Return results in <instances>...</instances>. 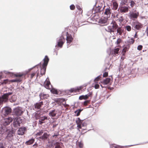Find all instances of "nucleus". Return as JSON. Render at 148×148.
<instances>
[{
  "mask_svg": "<svg viewBox=\"0 0 148 148\" xmlns=\"http://www.w3.org/2000/svg\"><path fill=\"white\" fill-rule=\"evenodd\" d=\"M79 99L80 100H82L83 99H84V95L80 96L79 97Z\"/></svg>",
  "mask_w": 148,
  "mask_h": 148,
  "instance_id": "obj_56",
  "label": "nucleus"
},
{
  "mask_svg": "<svg viewBox=\"0 0 148 148\" xmlns=\"http://www.w3.org/2000/svg\"><path fill=\"white\" fill-rule=\"evenodd\" d=\"M101 77L99 76L98 77H97V78H96L95 80V81H99Z\"/></svg>",
  "mask_w": 148,
  "mask_h": 148,
  "instance_id": "obj_55",
  "label": "nucleus"
},
{
  "mask_svg": "<svg viewBox=\"0 0 148 148\" xmlns=\"http://www.w3.org/2000/svg\"><path fill=\"white\" fill-rule=\"evenodd\" d=\"M90 100L85 101L84 102V105L85 106H86L88 104L90 103Z\"/></svg>",
  "mask_w": 148,
  "mask_h": 148,
  "instance_id": "obj_38",
  "label": "nucleus"
},
{
  "mask_svg": "<svg viewBox=\"0 0 148 148\" xmlns=\"http://www.w3.org/2000/svg\"><path fill=\"white\" fill-rule=\"evenodd\" d=\"M22 119L20 117L16 118L14 119L13 125L14 127H17L20 126V124L22 123Z\"/></svg>",
  "mask_w": 148,
  "mask_h": 148,
  "instance_id": "obj_5",
  "label": "nucleus"
},
{
  "mask_svg": "<svg viewBox=\"0 0 148 148\" xmlns=\"http://www.w3.org/2000/svg\"><path fill=\"white\" fill-rule=\"evenodd\" d=\"M84 99H85V100L87 99L88 98V96H87V95H84Z\"/></svg>",
  "mask_w": 148,
  "mask_h": 148,
  "instance_id": "obj_60",
  "label": "nucleus"
},
{
  "mask_svg": "<svg viewBox=\"0 0 148 148\" xmlns=\"http://www.w3.org/2000/svg\"><path fill=\"white\" fill-rule=\"evenodd\" d=\"M49 136V135L47 133H45L42 136H40L39 138V139L44 140H47Z\"/></svg>",
  "mask_w": 148,
  "mask_h": 148,
  "instance_id": "obj_18",
  "label": "nucleus"
},
{
  "mask_svg": "<svg viewBox=\"0 0 148 148\" xmlns=\"http://www.w3.org/2000/svg\"><path fill=\"white\" fill-rule=\"evenodd\" d=\"M126 29L128 31H130L131 30V28L130 26L128 25L125 27Z\"/></svg>",
  "mask_w": 148,
  "mask_h": 148,
  "instance_id": "obj_43",
  "label": "nucleus"
},
{
  "mask_svg": "<svg viewBox=\"0 0 148 148\" xmlns=\"http://www.w3.org/2000/svg\"><path fill=\"white\" fill-rule=\"evenodd\" d=\"M36 74V73L35 72L32 73L29 75H30V78L31 79H32L33 77L35 76Z\"/></svg>",
  "mask_w": 148,
  "mask_h": 148,
  "instance_id": "obj_45",
  "label": "nucleus"
},
{
  "mask_svg": "<svg viewBox=\"0 0 148 148\" xmlns=\"http://www.w3.org/2000/svg\"><path fill=\"white\" fill-rule=\"evenodd\" d=\"M73 38L71 36V35L69 34L68 32H66V40L67 43L70 44L73 41Z\"/></svg>",
  "mask_w": 148,
  "mask_h": 148,
  "instance_id": "obj_15",
  "label": "nucleus"
},
{
  "mask_svg": "<svg viewBox=\"0 0 148 148\" xmlns=\"http://www.w3.org/2000/svg\"><path fill=\"white\" fill-rule=\"evenodd\" d=\"M4 112V115L6 116L10 114L12 111V109L9 107H5L3 109Z\"/></svg>",
  "mask_w": 148,
  "mask_h": 148,
  "instance_id": "obj_13",
  "label": "nucleus"
},
{
  "mask_svg": "<svg viewBox=\"0 0 148 148\" xmlns=\"http://www.w3.org/2000/svg\"><path fill=\"white\" fill-rule=\"evenodd\" d=\"M107 18H101L99 21V23L101 24H103L106 23L107 19Z\"/></svg>",
  "mask_w": 148,
  "mask_h": 148,
  "instance_id": "obj_22",
  "label": "nucleus"
},
{
  "mask_svg": "<svg viewBox=\"0 0 148 148\" xmlns=\"http://www.w3.org/2000/svg\"><path fill=\"white\" fill-rule=\"evenodd\" d=\"M49 59L48 56H45L44 59L43 60L44 62L41 67L40 70V74L42 76L45 73L46 67L49 62Z\"/></svg>",
  "mask_w": 148,
  "mask_h": 148,
  "instance_id": "obj_2",
  "label": "nucleus"
},
{
  "mask_svg": "<svg viewBox=\"0 0 148 148\" xmlns=\"http://www.w3.org/2000/svg\"><path fill=\"white\" fill-rule=\"evenodd\" d=\"M47 117L46 116H41L40 119L41 120V121H43L45 120H47Z\"/></svg>",
  "mask_w": 148,
  "mask_h": 148,
  "instance_id": "obj_41",
  "label": "nucleus"
},
{
  "mask_svg": "<svg viewBox=\"0 0 148 148\" xmlns=\"http://www.w3.org/2000/svg\"><path fill=\"white\" fill-rule=\"evenodd\" d=\"M82 110L80 109L77 110L75 112V113L76 114V116H78L79 115L80 112Z\"/></svg>",
  "mask_w": 148,
  "mask_h": 148,
  "instance_id": "obj_34",
  "label": "nucleus"
},
{
  "mask_svg": "<svg viewBox=\"0 0 148 148\" xmlns=\"http://www.w3.org/2000/svg\"><path fill=\"white\" fill-rule=\"evenodd\" d=\"M112 9L116 10L118 8V4L115 1H113L112 2Z\"/></svg>",
  "mask_w": 148,
  "mask_h": 148,
  "instance_id": "obj_21",
  "label": "nucleus"
},
{
  "mask_svg": "<svg viewBox=\"0 0 148 148\" xmlns=\"http://www.w3.org/2000/svg\"><path fill=\"white\" fill-rule=\"evenodd\" d=\"M50 84V81H49L46 80L44 83V86L47 89H49V85Z\"/></svg>",
  "mask_w": 148,
  "mask_h": 148,
  "instance_id": "obj_25",
  "label": "nucleus"
},
{
  "mask_svg": "<svg viewBox=\"0 0 148 148\" xmlns=\"http://www.w3.org/2000/svg\"><path fill=\"white\" fill-rule=\"evenodd\" d=\"M143 48V46L141 45H140L138 46L137 47V49L139 50H141Z\"/></svg>",
  "mask_w": 148,
  "mask_h": 148,
  "instance_id": "obj_51",
  "label": "nucleus"
},
{
  "mask_svg": "<svg viewBox=\"0 0 148 148\" xmlns=\"http://www.w3.org/2000/svg\"><path fill=\"white\" fill-rule=\"evenodd\" d=\"M111 13V9L110 7L106 9L105 12H104V14L107 15V18L110 16Z\"/></svg>",
  "mask_w": 148,
  "mask_h": 148,
  "instance_id": "obj_19",
  "label": "nucleus"
},
{
  "mask_svg": "<svg viewBox=\"0 0 148 148\" xmlns=\"http://www.w3.org/2000/svg\"><path fill=\"white\" fill-rule=\"evenodd\" d=\"M122 41V40L121 38H119L117 39L116 41V44L117 45H119Z\"/></svg>",
  "mask_w": 148,
  "mask_h": 148,
  "instance_id": "obj_40",
  "label": "nucleus"
},
{
  "mask_svg": "<svg viewBox=\"0 0 148 148\" xmlns=\"http://www.w3.org/2000/svg\"><path fill=\"white\" fill-rule=\"evenodd\" d=\"M77 8L78 10H79L81 11L80 12L81 13L82 12V9L80 8V6L79 5H76Z\"/></svg>",
  "mask_w": 148,
  "mask_h": 148,
  "instance_id": "obj_47",
  "label": "nucleus"
},
{
  "mask_svg": "<svg viewBox=\"0 0 148 148\" xmlns=\"http://www.w3.org/2000/svg\"><path fill=\"white\" fill-rule=\"evenodd\" d=\"M110 78H107L104 79L102 82H101V83L104 85H107L110 83Z\"/></svg>",
  "mask_w": 148,
  "mask_h": 148,
  "instance_id": "obj_24",
  "label": "nucleus"
},
{
  "mask_svg": "<svg viewBox=\"0 0 148 148\" xmlns=\"http://www.w3.org/2000/svg\"><path fill=\"white\" fill-rule=\"evenodd\" d=\"M51 92L53 94H58V91L57 90L53 89L51 90Z\"/></svg>",
  "mask_w": 148,
  "mask_h": 148,
  "instance_id": "obj_46",
  "label": "nucleus"
},
{
  "mask_svg": "<svg viewBox=\"0 0 148 148\" xmlns=\"http://www.w3.org/2000/svg\"><path fill=\"white\" fill-rule=\"evenodd\" d=\"M99 87V85L98 84H96L95 86V89H98Z\"/></svg>",
  "mask_w": 148,
  "mask_h": 148,
  "instance_id": "obj_54",
  "label": "nucleus"
},
{
  "mask_svg": "<svg viewBox=\"0 0 148 148\" xmlns=\"http://www.w3.org/2000/svg\"><path fill=\"white\" fill-rule=\"evenodd\" d=\"M70 8L71 10H73L75 8V6L74 5H71L70 6Z\"/></svg>",
  "mask_w": 148,
  "mask_h": 148,
  "instance_id": "obj_48",
  "label": "nucleus"
},
{
  "mask_svg": "<svg viewBox=\"0 0 148 148\" xmlns=\"http://www.w3.org/2000/svg\"><path fill=\"white\" fill-rule=\"evenodd\" d=\"M116 20H118L119 22L121 23L124 20L122 16L120 17L118 19Z\"/></svg>",
  "mask_w": 148,
  "mask_h": 148,
  "instance_id": "obj_37",
  "label": "nucleus"
},
{
  "mask_svg": "<svg viewBox=\"0 0 148 148\" xmlns=\"http://www.w3.org/2000/svg\"><path fill=\"white\" fill-rule=\"evenodd\" d=\"M43 105V103L42 101L36 103L34 105V109L36 110L40 109Z\"/></svg>",
  "mask_w": 148,
  "mask_h": 148,
  "instance_id": "obj_17",
  "label": "nucleus"
},
{
  "mask_svg": "<svg viewBox=\"0 0 148 148\" xmlns=\"http://www.w3.org/2000/svg\"><path fill=\"white\" fill-rule=\"evenodd\" d=\"M101 8V7H100V6H98V8H97V9H98V10H97V12H100V9Z\"/></svg>",
  "mask_w": 148,
  "mask_h": 148,
  "instance_id": "obj_62",
  "label": "nucleus"
},
{
  "mask_svg": "<svg viewBox=\"0 0 148 148\" xmlns=\"http://www.w3.org/2000/svg\"><path fill=\"white\" fill-rule=\"evenodd\" d=\"M43 133V130H41L39 132H38L36 134V136H40Z\"/></svg>",
  "mask_w": 148,
  "mask_h": 148,
  "instance_id": "obj_42",
  "label": "nucleus"
},
{
  "mask_svg": "<svg viewBox=\"0 0 148 148\" xmlns=\"http://www.w3.org/2000/svg\"><path fill=\"white\" fill-rule=\"evenodd\" d=\"M129 48H128L126 47H125L122 50V52L123 53V55H125V52L128 50Z\"/></svg>",
  "mask_w": 148,
  "mask_h": 148,
  "instance_id": "obj_28",
  "label": "nucleus"
},
{
  "mask_svg": "<svg viewBox=\"0 0 148 148\" xmlns=\"http://www.w3.org/2000/svg\"><path fill=\"white\" fill-rule=\"evenodd\" d=\"M117 33L119 34V35H121L122 34V32L121 30V27H118L117 29Z\"/></svg>",
  "mask_w": 148,
  "mask_h": 148,
  "instance_id": "obj_36",
  "label": "nucleus"
},
{
  "mask_svg": "<svg viewBox=\"0 0 148 148\" xmlns=\"http://www.w3.org/2000/svg\"><path fill=\"white\" fill-rule=\"evenodd\" d=\"M34 141V139L32 138L26 142L25 143L27 145H30L32 144Z\"/></svg>",
  "mask_w": 148,
  "mask_h": 148,
  "instance_id": "obj_27",
  "label": "nucleus"
},
{
  "mask_svg": "<svg viewBox=\"0 0 148 148\" xmlns=\"http://www.w3.org/2000/svg\"><path fill=\"white\" fill-rule=\"evenodd\" d=\"M41 115H42L40 113H38V112L37 113H35L34 115V117L36 120L38 119H40L41 117Z\"/></svg>",
  "mask_w": 148,
  "mask_h": 148,
  "instance_id": "obj_26",
  "label": "nucleus"
},
{
  "mask_svg": "<svg viewBox=\"0 0 148 148\" xmlns=\"http://www.w3.org/2000/svg\"><path fill=\"white\" fill-rule=\"evenodd\" d=\"M13 120V118L11 117L5 118L3 121V124L4 126H6L9 125Z\"/></svg>",
  "mask_w": 148,
  "mask_h": 148,
  "instance_id": "obj_9",
  "label": "nucleus"
},
{
  "mask_svg": "<svg viewBox=\"0 0 148 148\" xmlns=\"http://www.w3.org/2000/svg\"><path fill=\"white\" fill-rule=\"evenodd\" d=\"M65 42V39L63 36H61L57 42V46L62 48Z\"/></svg>",
  "mask_w": 148,
  "mask_h": 148,
  "instance_id": "obj_11",
  "label": "nucleus"
},
{
  "mask_svg": "<svg viewBox=\"0 0 148 148\" xmlns=\"http://www.w3.org/2000/svg\"><path fill=\"white\" fill-rule=\"evenodd\" d=\"M55 147L54 148H61L62 145L60 143L57 142L55 144Z\"/></svg>",
  "mask_w": 148,
  "mask_h": 148,
  "instance_id": "obj_30",
  "label": "nucleus"
},
{
  "mask_svg": "<svg viewBox=\"0 0 148 148\" xmlns=\"http://www.w3.org/2000/svg\"><path fill=\"white\" fill-rule=\"evenodd\" d=\"M114 148H123V147L122 146L118 145L116 146V147H115Z\"/></svg>",
  "mask_w": 148,
  "mask_h": 148,
  "instance_id": "obj_58",
  "label": "nucleus"
},
{
  "mask_svg": "<svg viewBox=\"0 0 148 148\" xmlns=\"http://www.w3.org/2000/svg\"><path fill=\"white\" fill-rule=\"evenodd\" d=\"M83 86H82L79 87H77L75 88H72L68 90V92L78 93L79 92V90L83 89Z\"/></svg>",
  "mask_w": 148,
  "mask_h": 148,
  "instance_id": "obj_6",
  "label": "nucleus"
},
{
  "mask_svg": "<svg viewBox=\"0 0 148 148\" xmlns=\"http://www.w3.org/2000/svg\"><path fill=\"white\" fill-rule=\"evenodd\" d=\"M57 111L55 110H52L49 112V116L51 117H55L56 116Z\"/></svg>",
  "mask_w": 148,
  "mask_h": 148,
  "instance_id": "obj_23",
  "label": "nucleus"
},
{
  "mask_svg": "<svg viewBox=\"0 0 148 148\" xmlns=\"http://www.w3.org/2000/svg\"><path fill=\"white\" fill-rule=\"evenodd\" d=\"M128 0H121V2L120 4L121 5H124L127 2Z\"/></svg>",
  "mask_w": 148,
  "mask_h": 148,
  "instance_id": "obj_39",
  "label": "nucleus"
},
{
  "mask_svg": "<svg viewBox=\"0 0 148 148\" xmlns=\"http://www.w3.org/2000/svg\"><path fill=\"white\" fill-rule=\"evenodd\" d=\"M125 55H123V56H121V59L122 60H124V59H125Z\"/></svg>",
  "mask_w": 148,
  "mask_h": 148,
  "instance_id": "obj_63",
  "label": "nucleus"
},
{
  "mask_svg": "<svg viewBox=\"0 0 148 148\" xmlns=\"http://www.w3.org/2000/svg\"><path fill=\"white\" fill-rule=\"evenodd\" d=\"M14 132L13 130L9 131L6 137V138L9 141H12L13 139L14 134Z\"/></svg>",
  "mask_w": 148,
  "mask_h": 148,
  "instance_id": "obj_10",
  "label": "nucleus"
},
{
  "mask_svg": "<svg viewBox=\"0 0 148 148\" xmlns=\"http://www.w3.org/2000/svg\"><path fill=\"white\" fill-rule=\"evenodd\" d=\"M83 121V120H81L79 118H78L77 119L76 121V123L77 124H81Z\"/></svg>",
  "mask_w": 148,
  "mask_h": 148,
  "instance_id": "obj_33",
  "label": "nucleus"
},
{
  "mask_svg": "<svg viewBox=\"0 0 148 148\" xmlns=\"http://www.w3.org/2000/svg\"><path fill=\"white\" fill-rule=\"evenodd\" d=\"M130 16L132 19L137 18L139 16V14L138 12L134 13L132 12L130 13Z\"/></svg>",
  "mask_w": 148,
  "mask_h": 148,
  "instance_id": "obj_16",
  "label": "nucleus"
},
{
  "mask_svg": "<svg viewBox=\"0 0 148 148\" xmlns=\"http://www.w3.org/2000/svg\"><path fill=\"white\" fill-rule=\"evenodd\" d=\"M12 94V93L8 92L7 93L4 94L1 97L3 102H7L8 101V98L9 96Z\"/></svg>",
  "mask_w": 148,
  "mask_h": 148,
  "instance_id": "obj_8",
  "label": "nucleus"
},
{
  "mask_svg": "<svg viewBox=\"0 0 148 148\" xmlns=\"http://www.w3.org/2000/svg\"><path fill=\"white\" fill-rule=\"evenodd\" d=\"M135 41L134 40L133 38H132L129 39L127 41V43L129 45L133 44Z\"/></svg>",
  "mask_w": 148,
  "mask_h": 148,
  "instance_id": "obj_29",
  "label": "nucleus"
},
{
  "mask_svg": "<svg viewBox=\"0 0 148 148\" xmlns=\"http://www.w3.org/2000/svg\"><path fill=\"white\" fill-rule=\"evenodd\" d=\"M130 3V5L132 8H133L136 4L134 1L132 0H129Z\"/></svg>",
  "mask_w": 148,
  "mask_h": 148,
  "instance_id": "obj_32",
  "label": "nucleus"
},
{
  "mask_svg": "<svg viewBox=\"0 0 148 148\" xmlns=\"http://www.w3.org/2000/svg\"><path fill=\"white\" fill-rule=\"evenodd\" d=\"M59 135V134L58 133H56V134H54L53 135H52V137H54L55 138H56V137H57Z\"/></svg>",
  "mask_w": 148,
  "mask_h": 148,
  "instance_id": "obj_53",
  "label": "nucleus"
},
{
  "mask_svg": "<svg viewBox=\"0 0 148 148\" xmlns=\"http://www.w3.org/2000/svg\"><path fill=\"white\" fill-rule=\"evenodd\" d=\"M123 5L120 4L118 10L121 13H126L128 11V7Z\"/></svg>",
  "mask_w": 148,
  "mask_h": 148,
  "instance_id": "obj_7",
  "label": "nucleus"
},
{
  "mask_svg": "<svg viewBox=\"0 0 148 148\" xmlns=\"http://www.w3.org/2000/svg\"><path fill=\"white\" fill-rule=\"evenodd\" d=\"M119 49H120L119 48H117L114 49L113 50L114 54L115 55H116L117 54H118Z\"/></svg>",
  "mask_w": 148,
  "mask_h": 148,
  "instance_id": "obj_31",
  "label": "nucleus"
},
{
  "mask_svg": "<svg viewBox=\"0 0 148 148\" xmlns=\"http://www.w3.org/2000/svg\"><path fill=\"white\" fill-rule=\"evenodd\" d=\"M14 76L18 77L15 79H12L10 80L11 82H20L23 80V78L24 77L26 73L23 72H19L14 74Z\"/></svg>",
  "mask_w": 148,
  "mask_h": 148,
  "instance_id": "obj_1",
  "label": "nucleus"
},
{
  "mask_svg": "<svg viewBox=\"0 0 148 148\" xmlns=\"http://www.w3.org/2000/svg\"><path fill=\"white\" fill-rule=\"evenodd\" d=\"M143 27V25L137 21L133 22L132 24V29L135 30H139Z\"/></svg>",
  "mask_w": 148,
  "mask_h": 148,
  "instance_id": "obj_4",
  "label": "nucleus"
},
{
  "mask_svg": "<svg viewBox=\"0 0 148 148\" xmlns=\"http://www.w3.org/2000/svg\"><path fill=\"white\" fill-rule=\"evenodd\" d=\"M5 131L3 129V128H0V134H3L5 132Z\"/></svg>",
  "mask_w": 148,
  "mask_h": 148,
  "instance_id": "obj_44",
  "label": "nucleus"
},
{
  "mask_svg": "<svg viewBox=\"0 0 148 148\" xmlns=\"http://www.w3.org/2000/svg\"><path fill=\"white\" fill-rule=\"evenodd\" d=\"M26 130L25 127H21L19 129L18 131V134L19 135H23L25 134V132Z\"/></svg>",
  "mask_w": 148,
  "mask_h": 148,
  "instance_id": "obj_14",
  "label": "nucleus"
},
{
  "mask_svg": "<svg viewBox=\"0 0 148 148\" xmlns=\"http://www.w3.org/2000/svg\"><path fill=\"white\" fill-rule=\"evenodd\" d=\"M3 103V102L1 98L0 97V106Z\"/></svg>",
  "mask_w": 148,
  "mask_h": 148,
  "instance_id": "obj_59",
  "label": "nucleus"
},
{
  "mask_svg": "<svg viewBox=\"0 0 148 148\" xmlns=\"http://www.w3.org/2000/svg\"><path fill=\"white\" fill-rule=\"evenodd\" d=\"M10 80H9L8 79H6L4 80L3 81V82L2 83V84H9L10 83Z\"/></svg>",
  "mask_w": 148,
  "mask_h": 148,
  "instance_id": "obj_35",
  "label": "nucleus"
},
{
  "mask_svg": "<svg viewBox=\"0 0 148 148\" xmlns=\"http://www.w3.org/2000/svg\"><path fill=\"white\" fill-rule=\"evenodd\" d=\"M39 96L41 99H47L49 97V95L48 94H45L44 93H41L39 95Z\"/></svg>",
  "mask_w": 148,
  "mask_h": 148,
  "instance_id": "obj_20",
  "label": "nucleus"
},
{
  "mask_svg": "<svg viewBox=\"0 0 148 148\" xmlns=\"http://www.w3.org/2000/svg\"><path fill=\"white\" fill-rule=\"evenodd\" d=\"M108 73L107 72H105L103 74V77H107V76H108Z\"/></svg>",
  "mask_w": 148,
  "mask_h": 148,
  "instance_id": "obj_52",
  "label": "nucleus"
},
{
  "mask_svg": "<svg viewBox=\"0 0 148 148\" xmlns=\"http://www.w3.org/2000/svg\"><path fill=\"white\" fill-rule=\"evenodd\" d=\"M88 96V97L89 98V97H91L92 96V92H90L86 95Z\"/></svg>",
  "mask_w": 148,
  "mask_h": 148,
  "instance_id": "obj_50",
  "label": "nucleus"
},
{
  "mask_svg": "<svg viewBox=\"0 0 148 148\" xmlns=\"http://www.w3.org/2000/svg\"><path fill=\"white\" fill-rule=\"evenodd\" d=\"M118 15L119 14H116V15L114 16V17H115L116 18H118Z\"/></svg>",
  "mask_w": 148,
  "mask_h": 148,
  "instance_id": "obj_64",
  "label": "nucleus"
},
{
  "mask_svg": "<svg viewBox=\"0 0 148 148\" xmlns=\"http://www.w3.org/2000/svg\"><path fill=\"white\" fill-rule=\"evenodd\" d=\"M79 147L80 148H82L83 146V144L81 142H79L78 143Z\"/></svg>",
  "mask_w": 148,
  "mask_h": 148,
  "instance_id": "obj_49",
  "label": "nucleus"
},
{
  "mask_svg": "<svg viewBox=\"0 0 148 148\" xmlns=\"http://www.w3.org/2000/svg\"><path fill=\"white\" fill-rule=\"evenodd\" d=\"M14 114L17 116H21L23 113L21 109L19 108H15L13 111Z\"/></svg>",
  "mask_w": 148,
  "mask_h": 148,
  "instance_id": "obj_12",
  "label": "nucleus"
},
{
  "mask_svg": "<svg viewBox=\"0 0 148 148\" xmlns=\"http://www.w3.org/2000/svg\"><path fill=\"white\" fill-rule=\"evenodd\" d=\"M77 127L79 128V129H81V124H77Z\"/></svg>",
  "mask_w": 148,
  "mask_h": 148,
  "instance_id": "obj_61",
  "label": "nucleus"
},
{
  "mask_svg": "<svg viewBox=\"0 0 148 148\" xmlns=\"http://www.w3.org/2000/svg\"><path fill=\"white\" fill-rule=\"evenodd\" d=\"M44 123V122L41 121V120L39 119V124L42 125L43 123Z\"/></svg>",
  "mask_w": 148,
  "mask_h": 148,
  "instance_id": "obj_57",
  "label": "nucleus"
},
{
  "mask_svg": "<svg viewBox=\"0 0 148 148\" xmlns=\"http://www.w3.org/2000/svg\"><path fill=\"white\" fill-rule=\"evenodd\" d=\"M118 27V25L116 22L114 21H112L110 25L108 26L107 28L106 29V30L108 32H113Z\"/></svg>",
  "mask_w": 148,
  "mask_h": 148,
  "instance_id": "obj_3",
  "label": "nucleus"
}]
</instances>
